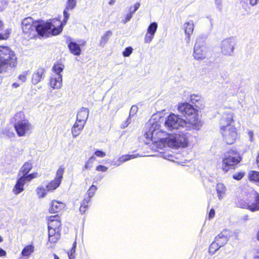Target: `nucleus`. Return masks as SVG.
Returning <instances> with one entry per match:
<instances>
[{
    "label": "nucleus",
    "instance_id": "1",
    "mask_svg": "<svg viewBox=\"0 0 259 259\" xmlns=\"http://www.w3.org/2000/svg\"><path fill=\"white\" fill-rule=\"evenodd\" d=\"M164 133L159 130V125L157 122H154L149 127L148 131L145 136L147 139H150L153 143H161L163 146H167L172 148L187 147V135H181L174 137V135L163 137Z\"/></svg>",
    "mask_w": 259,
    "mask_h": 259
},
{
    "label": "nucleus",
    "instance_id": "2",
    "mask_svg": "<svg viewBox=\"0 0 259 259\" xmlns=\"http://www.w3.org/2000/svg\"><path fill=\"white\" fill-rule=\"evenodd\" d=\"M22 29L23 33L27 34H33L37 32L41 36H48L49 34L56 35L62 31L61 27H56L49 22H33L31 17H27L22 21Z\"/></svg>",
    "mask_w": 259,
    "mask_h": 259
},
{
    "label": "nucleus",
    "instance_id": "3",
    "mask_svg": "<svg viewBox=\"0 0 259 259\" xmlns=\"http://www.w3.org/2000/svg\"><path fill=\"white\" fill-rule=\"evenodd\" d=\"M193 123H187V121L182 119L179 116L171 113L166 118L164 123L169 130L177 129L179 130L178 134L174 135V137L181 136V135L183 134L187 135V147H188L189 139L191 137V134L188 132L192 130V125H197V122Z\"/></svg>",
    "mask_w": 259,
    "mask_h": 259
},
{
    "label": "nucleus",
    "instance_id": "4",
    "mask_svg": "<svg viewBox=\"0 0 259 259\" xmlns=\"http://www.w3.org/2000/svg\"><path fill=\"white\" fill-rule=\"evenodd\" d=\"M17 65L15 52L9 47L0 46V73L6 72L8 67H15Z\"/></svg>",
    "mask_w": 259,
    "mask_h": 259
},
{
    "label": "nucleus",
    "instance_id": "5",
    "mask_svg": "<svg viewBox=\"0 0 259 259\" xmlns=\"http://www.w3.org/2000/svg\"><path fill=\"white\" fill-rule=\"evenodd\" d=\"M178 110L180 113L187 117V123L197 122V125H192V129H199L201 126L202 123L199 120L197 110L192 105L188 103H181L179 105Z\"/></svg>",
    "mask_w": 259,
    "mask_h": 259
},
{
    "label": "nucleus",
    "instance_id": "6",
    "mask_svg": "<svg viewBox=\"0 0 259 259\" xmlns=\"http://www.w3.org/2000/svg\"><path fill=\"white\" fill-rule=\"evenodd\" d=\"M242 160L240 153L234 149H230L224 153L222 157V167L225 172L234 169L235 166Z\"/></svg>",
    "mask_w": 259,
    "mask_h": 259
},
{
    "label": "nucleus",
    "instance_id": "7",
    "mask_svg": "<svg viewBox=\"0 0 259 259\" xmlns=\"http://www.w3.org/2000/svg\"><path fill=\"white\" fill-rule=\"evenodd\" d=\"M207 37V34H201L197 37L193 54L196 60H202L206 58L207 48L206 46L205 41Z\"/></svg>",
    "mask_w": 259,
    "mask_h": 259
},
{
    "label": "nucleus",
    "instance_id": "8",
    "mask_svg": "<svg viewBox=\"0 0 259 259\" xmlns=\"http://www.w3.org/2000/svg\"><path fill=\"white\" fill-rule=\"evenodd\" d=\"M15 123L14 127L16 132L19 137H22L30 131L32 128V125L28 120L24 118V114L22 112L17 113L14 116Z\"/></svg>",
    "mask_w": 259,
    "mask_h": 259
},
{
    "label": "nucleus",
    "instance_id": "9",
    "mask_svg": "<svg viewBox=\"0 0 259 259\" xmlns=\"http://www.w3.org/2000/svg\"><path fill=\"white\" fill-rule=\"evenodd\" d=\"M236 45L237 41L234 37L224 39L220 45L221 53L226 56H232Z\"/></svg>",
    "mask_w": 259,
    "mask_h": 259
},
{
    "label": "nucleus",
    "instance_id": "10",
    "mask_svg": "<svg viewBox=\"0 0 259 259\" xmlns=\"http://www.w3.org/2000/svg\"><path fill=\"white\" fill-rule=\"evenodd\" d=\"M78 43L74 41L70 37H66V43L70 52L75 56H79L81 53V47L84 46L86 44V41L84 40H78Z\"/></svg>",
    "mask_w": 259,
    "mask_h": 259
},
{
    "label": "nucleus",
    "instance_id": "11",
    "mask_svg": "<svg viewBox=\"0 0 259 259\" xmlns=\"http://www.w3.org/2000/svg\"><path fill=\"white\" fill-rule=\"evenodd\" d=\"M220 132L228 144H232L236 141L237 133L235 126L228 128L221 126Z\"/></svg>",
    "mask_w": 259,
    "mask_h": 259
},
{
    "label": "nucleus",
    "instance_id": "12",
    "mask_svg": "<svg viewBox=\"0 0 259 259\" xmlns=\"http://www.w3.org/2000/svg\"><path fill=\"white\" fill-rule=\"evenodd\" d=\"M64 169L60 167L57 171L55 179L49 182L46 186L47 191L56 189L60 185L63 178Z\"/></svg>",
    "mask_w": 259,
    "mask_h": 259
},
{
    "label": "nucleus",
    "instance_id": "13",
    "mask_svg": "<svg viewBox=\"0 0 259 259\" xmlns=\"http://www.w3.org/2000/svg\"><path fill=\"white\" fill-rule=\"evenodd\" d=\"M76 0H67L66 2V7L63 11L64 19L59 27H61L63 28L70 16V14L68 13L67 11L73 10L76 7Z\"/></svg>",
    "mask_w": 259,
    "mask_h": 259
},
{
    "label": "nucleus",
    "instance_id": "14",
    "mask_svg": "<svg viewBox=\"0 0 259 259\" xmlns=\"http://www.w3.org/2000/svg\"><path fill=\"white\" fill-rule=\"evenodd\" d=\"M234 123L233 116L232 112H225L223 114L220 120V127L224 126L225 128L234 127L232 125Z\"/></svg>",
    "mask_w": 259,
    "mask_h": 259
},
{
    "label": "nucleus",
    "instance_id": "15",
    "mask_svg": "<svg viewBox=\"0 0 259 259\" xmlns=\"http://www.w3.org/2000/svg\"><path fill=\"white\" fill-rule=\"evenodd\" d=\"M18 177L16 184L13 188V192L17 195L24 190V185L26 182L23 176H18Z\"/></svg>",
    "mask_w": 259,
    "mask_h": 259
},
{
    "label": "nucleus",
    "instance_id": "16",
    "mask_svg": "<svg viewBox=\"0 0 259 259\" xmlns=\"http://www.w3.org/2000/svg\"><path fill=\"white\" fill-rule=\"evenodd\" d=\"M45 72L46 70L44 68H38L32 75V83L36 85L39 82L41 79L44 78Z\"/></svg>",
    "mask_w": 259,
    "mask_h": 259
},
{
    "label": "nucleus",
    "instance_id": "17",
    "mask_svg": "<svg viewBox=\"0 0 259 259\" xmlns=\"http://www.w3.org/2000/svg\"><path fill=\"white\" fill-rule=\"evenodd\" d=\"M89 110L87 108L82 107L76 116V121L85 125L88 118Z\"/></svg>",
    "mask_w": 259,
    "mask_h": 259
},
{
    "label": "nucleus",
    "instance_id": "18",
    "mask_svg": "<svg viewBox=\"0 0 259 259\" xmlns=\"http://www.w3.org/2000/svg\"><path fill=\"white\" fill-rule=\"evenodd\" d=\"M248 209L251 212L259 210V194L255 192L253 199L248 202Z\"/></svg>",
    "mask_w": 259,
    "mask_h": 259
},
{
    "label": "nucleus",
    "instance_id": "19",
    "mask_svg": "<svg viewBox=\"0 0 259 259\" xmlns=\"http://www.w3.org/2000/svg\"><path fill=\"white\" fill-rule=\"evenodd\" d=\"M194 23L193 21H190L186 22L183 26V29L184 30L185 34L186 35V42L189 43L190 40V35L193 33L194 30Z\"/></svg>",
    "mask_w": 259,
    "mask_h": 259
},
{
    "label": "nucleus",
    "instance_id": "20",
    "mask_svg": "<svg viewBox=\"0 0 259 259\" xmlns=\"http://www.w3.org/2000/svg\"><path fill=\"white\" fill-rule=\"evenodd\" d=\"M50 85L54 89H59L62 85V75H54L50 79Z\"/></svg>",
    "mask_w": 259,
    "mask_h": 259
},
{
    "label": "nucleus",
    "instance_id": "21",
    "mask_svg": "<svg viewBox=\"0 0 259 259\" xmlns=\"http://www.w3.org/2000/svg\"><path fill=\"white\" fill-rule=\"evenodd\" d=\"M65 204L62 202L57 200H53L51 202V206L49 208V211L51 213L59 212L61 210L64 209Z\"/></svg>",
    "mask_w": 259,
    "mask_h": 259
},
{
    "label": "nucleus",
    "instance_id": "22",
    "mask_svg": "<svg viewBox=\"0 0 259 259\" xmlns=\"http://www.w3.org/2000/svg\"><path fill=\"white\" fill-rule=\"evenodd\" d=\"M84 126V124L83 123L77 121L75 122L71 129V132L73 137H76L80 133Z\"/></svg>",
    "mask_w": 259,
    "mask_h": 259
},
{
    "label": "nucleus",
    "instance_id": "23",
    "mask_svg": "<svg viewBox=\"0 0 259 259\" xmlns=\"http://www.w3.org/2000/svg\"><path fill=\"white\" fill-rule=\"evenodd\" d=\"M32 164L30 162H26L20 168L18 176L26 175L32 169Z\"/></svg>",
    "mask_w": 259,
    "mask_h": 259
},
{
    "label": "nucleus",
    "instance_id": "24",
    "mask_svg": "<svg viewBox=\"0 0 259 259\" xmlns=\"http://www.w3.org/2000/svg\"><path fill=\"white\" fill-rule=\"evenodd\" d=\"M141 156L138 154H130V155H122V156H120L118 159V164H115L117 166L120 165L121 164L123 163V162H125L130 159H134L135 158H137L138 157Z\"/></svg>",
    "mask_w": 259,
    "mask_h": 259
},
{
    "label": "nucleus",
    "instance_id": "25",
    "mask_svg": "<svg viewBox=\"0 0 259 259\" xmlns=\"http://www.w3.org/2000/svg\"><path fill=\"white\" fill-rule=\"evenodd\" d=\"M216 190L219 199L222 200L226 193L225 186L222 183H218L216 186Z\"/></svg>",
    "mask_w": 259,
    "mask_h": 259
},
{
    "label": "nucleus",
    "instance_id": "26",
    "mask_svg": "<svg viewBox=\"0 0 259 259\" xmlns=\"http://www.w3.org/2000/svg\"><path fill=\"white\" fill-rule=\"evenodd\" d=\"M214 240L219 243L220 246L222 247L227 242L228 238L222 233L215 237Z\"/></svg>",
    "mask_w": 259,
    "mask_h": 259
},
{
    "label": "nucleus",
    "instance_id": "27",
    "mask_svg": "<svg viewBox=\"0 0 259 259\" xmlns=\"http://www.w3.org/2000/svg\"><path fill=\"white\" fill-rule=\"evenodd\" d=\"M34 251V246L33 245H28L24 247L21 252V254L23 256H28Z\"/></svg>",
    "mask_w": 259,
    "mask_h": 259
},
{
    "label": "nucleus",
    "instance_id": "28",
    "mask_svg": "<svg viewBox=\"0 0 259 259\" xmlns=\"http://www.w3.org/2000/svg\"><path fill=\"white\" fill-rule=\"evenodd\" d=\"M248 178L250 181L259 183V172L255 170H251L248 174Z\"/></svg>",
    "mask_w": 259,
    "mask_h": 259
},
{
    "label": "nucleus",
    "instance_id": "29",
    "mask_svg": "<svg viewBox=\"0 0 259 259\" xmlns=\"http://www.w3.org/2000/svg\"><path fill=\"white\" fill-rule=\"evenodd\" d=\"M36 191L38 198H42L46 196L47 190L44 186H39L36 188Z\"/></svg>",
    "mask_w": 259,
    "mask_h": 259
},
{
    "label": "nucleus",
    "instance_id": "30",
    "mask_svg": "<svg viewBox=\"0 0 259 259\" xmlns=\"http://www.w3.org/2000/svg\"><path fill=\"white\" fill-rule=\"evenodd\" d=\"M158 28V24L156 22H152L150 24L148 28L147 32L153 35H155Z\"/></svg>",
    "mask_w": 259,
    "mask_h": 259
},
{
    "label": "nucleus",
    "instance_id": "31",
    "mask_svg": "<svg viewBox=\"0 0 259 259\" xmlns=\"http://www.w3.org/2000/svg\"><path fill=\"white\" fill-rule=\"evenodd\" d=\"M236 205L238 207L248 209V202L243 198H238L236 201Z\"/></svg>",
    "mask_w": 259,
    "mask_h": 259
},
{
    "label": "nucleus",
    "instance_id": "32",
    "mask_svg": "<svg viewBox=\"0 0 259 259\" xmlns=\"http://www.w3.org/2000/svg\"><path fill=\"white\" fill-rule=\"evenodd\" d=\"M112 34V32L111 31H107L105 32V33L103 35L100 39V46L103 47L104 45L106 43V42L109 39V35Z\"/></svg>",
    "mask_w": 259,
    "mask_h": 259
},
{
    "label": "nucleus",
    "instance_id": "33",
    "mask_svg": "<svg viewBox=\"0 0 259 259\" xmlns=\"http://www.w3.org/2000/svg\"><path fill=\"white\" fill-rule=\"evenodd\" d=\"M97 190V187L96 186L92 185L88 190L85 196H87V197H89V199H91L95 195Z\"/></svg>",
    "mask_w": 259,
    "mask_h": 259
},
{
    "label": "nucleus",
    "instance_id": "34",
    "mask_svg": "<svg viewBox=\"0 0 259 259\" xmlns=\"http://www.w3.org/2000/svg\"><path fill=\"white\" fill-rule=\"evenodd\" d=\"M76 246V242L74 241L70 250L67 252L69 259H75V252Z\"/></svg>",
    "mask_w": 259,
    "mask_h": 259
},
{
    "label": "nucleus",
    "instance_id": "35",
    "mask_svg": "<svg viewBox=\"0 0 259 259\" xmlns=\"http://www.w3.org/2000/svg\"><path fill=\"white\" fill-rule=\"evenodd\" d=\"M63 67L61 64H55L53 67V70L56 73L55 75H61V72L63 71Z\"/></svg>",
    "mask_w": 259,
    "mask_h": 259
},
{
    "label": "nucleus",
    "instance_id": "36",
    "mask_svg": "<svg viewBox=\"0 0 259 259\" xmlns=\"http://www.w3.org/2000/svg\"><path fill=\"white\" fill-rule=\"evenodd\" d=\"M51 223L50 224H49V225H48L49 237L56 235V234H59L58 231H57V232H56V229L53 228L51 226V225H52V226L53 225L52 224V223H53L54 222V220L53 219H51Z\"/></svg>",
    "mask_w": 259,
    "mask_h": 259
},
{
    "label": "nucleus",
    "instance_id": "37",
    "mask_svg": "<svg viewBox=\"0 0 259 259\" xmlns=\"http://www.w3.org/2000/svg\"><path fill=\"white\" fill-rule=\"evenodd\" d=\"M221 246L219 245V243H217L215 240L209 246V252L214 253L217 250H218Z\"/></svg>",
    "mask_w": 259,
    "mask_h": 259
},
{
    "label": "nucleus",
    "instance_id": "38",
    "mask_svg": "<svg viewBox=\"0 0 259 259\" xmlns=\"http://www.w3.org/2000/svg\"><path fill=\"white\" fill-rule=\"evenodd\" d=\"M96 159V157L92 156L90 157L89 160L85 163V165L82 168V170H85L90 168L92 166V163L94 160Z\"/></svg>",
    "mask_w": 259,
    "mask_h": 259
},
{
    "label": "nucleus",
    "instance_id": "39",
    "mask_svg": "<svg viewBox=\"0 0 259 259\" xmlns=\"http://www.w3.org/2000/svg\"><path fill=\"white\" fill-rule=\"evenodd\" d=\"M3 133L4 135L10 138H13L15 136V134L13 132V131L8 128H5L4 129H3Z\"/></svg>",
    "mask_w": 259,
    "mask_h": 259
},
{
    "label": "nucleus",
    "instance_id": "40",
    "mask_svg": "<svg viewBox=\"0 0 259 259\" xmlns=\"http://www.w3.org/2000/svg\"><path fill=\"white\" fill-rule=\"evenodd\" d=\"M36 173L33 172L30 174H27L26 175H22V176L24 178V180L26 182H30L36 177Z\"/></svg>",
    "mask_w": 259,
    "mask_h": 259
},
{
    "label": "nucleus",
    "instance_id": "41",
    "mask_svg": "<svg viewBox=\"0 0 259 259\" xmlns=\"http://www.w3.org/2000/svg\"><path fill=\"white\" fill-rule=\"evenodd\" d=\"M133 51L131 47H126L122 52V55L125 57H129Z\"/></svg>",
    "mask_w": 259,
    "mask_h": 259
},
{
    "label": "nucleus",
    "instance_id": "42",
    "mask_svg": "<svg viewBox=\"0 0 259 259\" xmlns=\"http://www.w3.org/2000/svg\"><path fill=\"white\" fill-rule=\"evenodd\" d=\"M154 36V35H153L152 34H150L148 33H146L145 37H144V42L146 44H149L150 43L152 39H153Z\"/></svg>",
    "mask_w": 259,
    "mask_h": 259
},
{
    "label": "nucleus",
    "instance_id": "43",
    "mask_svg": "<svg viewBox=\"0 0 259 259\" xmlns=\"http://www.w3.org/2000/svg\"><path fill=\"white\" fill-rule=\"evenodd\" d=\"M59 238H60V234H56V235L49 236V241L50 243H55L59 239Z\"/></svg>",
    "mask_w": 259,
    "mask_h": 259
},
{
    "label": "nucleus",
    "instance_id": "44",
    "mask_svg": "<svg viewBox=\"0 0 259 259\" xmlns=\"http://www.w3.org/2000/svg\"><path fill=\"white\" fill-rule=\"evenodd\" d=\"M244 176V173L243 172H238L234 174L233 175V178L236 180H241Z\"/></svg>",
    "mask_w": 259,
    "mask_h": 259
},
{
    "label": "nucleus",
    "instance_id": "45",
    "mask_svg": "<svg viewBox=\"0 0 259 259\" xmlns=\"http://www.w3.org/2000/svg\"><path fill=\"white\" fill-rule=\"evenodd\" d=\"M90 201V199L89 197H87V196H84V199L82 202L81 203V207H84L85 208H88V203Z\"/></svg>",
    "mask_w": 259,
    "mask_h": 259
},
{
    "label": "nucleus",
    "instance_id": "46",
    "mask_svg": "<svg viewBox=\"0 0 259 259\" xmlns=\"http://www.w3.org/2000/svg\"><path fill=\"white\" fill-rule=\"evenodd\" d=\"M138 107L135 105L132 106L131 110L130 111L129 117L134 116L138 111Z\"/></svg>",
    "mask_w": 259,
    "mask_h": 259
},
{
    "label": "nucleus",
    "instance_id": "47",
    "mask_svg": "<svg viewBox=\"0 0 259 259\" xmlns=\"http://www.w3.org/2000/svg\"><path fill=\"white\" fill-rule=\"evenodd\" d=\"M140 6V4L139 3H136L134 7H131L130 9V12H131L132 14H134L139 8Z\"/></svg>",
    "mask_w": 259,
    "mask_h": 259
},
{
    "label": "nucleus",
    "instance_id": "48",
    "mask_svg": "<svg viewBox=\"0 0 259 259\" xmlns=\"http://www.w3.org/2000/svg\"><path fill=\"white\" fill-rule=\"evenodd\" d=\"M200 99V97L198 95H193L190 96V100L192 103L198 102Z\"/></svg>",
    "mask_w": 259,
    "mask_h": 259
},
{
    "label": "nucleus",
    "instance_id": "49",
    "mask_svg": "<svg viewBox=\"0 0 259 259\" xmlns=\"http://www.w3.org/2000/svg\"><path fill=\"white\" fill-rule=\"evenodd\" d=\"M96 169L99 171L105 172L108 169V167L103 165H99L97 166Z\"/></svg>",
    "mask_w": 259,
    "mask_h": 259
},
{
    "label": "nucleus",
    "instance_id": "50",
    "mask_svg": "<svg viewBox=\"0 0 259 259\" xmlns=\"http://www.w3.org/2000/svg\"><path fill=\"white\" fill-rule=\"evenodd\" d=\"M95 154L99 157H104L106 155V154L104 152L100 150H96L95 152Z\"/></svg>",
    "mask_w": 259,
    "mask_h": 259
},
{
    "label": "nucleus",
    "instance_id": "51",
    "mask_svg": "<svg viewBox=\"0 0 259 259\" xmlns=\"http://www.w3.org/2000/svg\"><path fill=\"white\" fill-rule=\"evenodd\" d=\"M133 14H132L131 12H130L129 13L127 14L126 15V17L125 18V19L123 20V23H127V22H128L132 18V17H133Z\"/></svg>",
    "mask_w": 259,
    "mask_h": 259
},
{
    "label": "nucleus",
    "instance_id": "52",
    "mask_svg": "<svg viewBox=\"0 0 259 259\" xmlns=\"http://www.w3.org/2000/svg\"><path fill=\"white\" fill-rule=\"evenodd\" d=\"M131 117H128L127 119L126 120V121H125V122L123 124H122L121 125V128H125V127H126L129 124L131 123Z\"/></svg>",
    "mask_w": 259,
    "mask_h": 259
},
{
    "label": "nucleus",
    "instance_id": "53",
    "mask_svg": "<svg viewBox=\"0 0 259 259\" xmlns=\"http://www.w3.org/2000/svg\"><path fill=\"white\" fill-rule=\"evenodd\" d=\"M215 4L217 5V9H218L220 11H222V0H215Z\"/></svg>",
    "mask_w": 259,
    "mask_h": 259
},
{
    "label": "nucleus",
    "instance_id": "54",
    "mask_svg": "<svg viewBox=\"0 0 259 259\" xmlns=\"http://www.w3.org/2000/svg\"><path fill=\"white\" fill-rule=\"evenodd\" d=\"M26 73H24L23 74L20 75L19 76V80H20L22 82H24L26 79Z\"/></svg>",
    "mask_w": 259,
    "mask_h": 259
},
{
    "label": "nucleus",
    "instance_id": "55",
    "mask_svg": "<svg viewBox=\"0 0 259 259\" xmlns=\"http://www.w3.org/2000/svg\"><path fill=\"white\" fill-rule=\"evenodd\" d=\"M214 214H215V211H214V209L211 208L210 210L209 214H208V219L210 220V219H212V218H213L214 216Z\"/></svg>",
    "mask_w": 259,
    "mask_h": 259
},
{
    "label": "nucleus",
    "instance_id": "56",
    "mask_svg": "<svg viewBox=\"0 0 259 259\" xmlns=\"http://www.w3.org/2000/svg\"><path fill=\"white\" fill-rule=\"evenodd\" d=\"M10 34V30L7 29L5 31V33L4 34V37L6 39L8 38L9 36V34Z\"/></svg>",
    "mask_w": 259,
    "mask_h": 259
},
{
    "label": "nucleus",
    "instance_id": "57",
    "mask_svg": "<svg viewBox=\"0 0 259 259\" xmlns=\"http://www.w3.org/2000/svg\"><path fill=\"white\" fill-rule=\"evenodd\" d=\"M6 255V251L3 249L0 248V257L4 256Z\"/></svg>",
    "mask_w": 259,
    "mask_h": 259
},
{
    "label": "nucleus",
    "instance_id": "58",
    "mask_svg": "<svg viewBox=\"0 0 259 259\" xmlns=\"http://www.w3.org/2000/svg\"><path fill=\"white\" fill-rule=\"evenodd\" d=\"M258 0H249V3L252 6H255L257 4Z\"/></svg>",
    "mask_w": 259,
    "mask_h": 259
},
{
    "label": "nucleus",
    "instance_id": "59",
    "mask_svg": "<svg viewBox=\"0 0 259 259\" xmlns=\"http://www.w3.org/2000/svg\"><path fill=\"white\" fill-rule=\"evenodd\" d=\"M85 209H86V208H84V207H81V206H80V208H79V211H80V212L82 214H83V213H84V212H85Z\"/></svg>",
    "mask_w": 259,
    "mask_h": 259
},
{
    "label": "nucleus",
    "instance_id": "60",
    "mask_svg": "<svg viewBox=\"0 0 259 259\" xmlns=\"http://www.w3.org/2000/svg\"><path fill=\"white\" fill-rule=\"evenodd\" d=\"M4 28V24L1 20H0V30L3 29Z\"/></svg>",
    "mask_w": 259,
    "mask_h": 259
},
{
    "label": "nucleus",
    "instance_id": "61",
    "mask_svg": "<svg viewBox=\"0 0 259 259\" xmlns=\"http://www.w3.org/2000/svg\"><path fill=\"white\" fill-rule=\"evenodd\" d=\"M171 156H170V155H165V154H164V156H163V157L165 159H167L170 160L169 157H171Z\"/></svg>",
    "mask_w": 259,
    "mask_h": 259
},
{
    "label": "nucleus",
    "instance_id": "62",
    "mask_svg": "<svg viewBox=\"0 0 259 259\" xmlns=\"http://www.w3.org/2000/svg\"><path fill=\"white\" fill-rule=\"evenodd\" d=\"M256 163H257L258 167L259 168V152H258V155L256 157Z\"/></svg>",
    "mask_w": 259,
    "mask_h": 259
},
{
    "label": "nucleus",
    "instance_id": "63",
    "mask_svg": "<svg viewBox=\"0 0 259 259\" xmlns=\"http://www.w3.org/2000/svg\"><path fill=\"white\" fill-rule=\"evenodd\" d=\"M55 225H56V228L57 227H59L61 225V223L59 221L55 222Z\"/></svg>",
    "mask_w": 259,
    "mask_h": 259
},
{
    "label": "nucleus",
    "instance_id": "64",
    "mask_svg": "<svg viewBox=\"0 0 259 259\" xmlns=\"http://www.w3.org/2000/svg\"><path fill=\"white\" fill-rule=\"evenodd\" d=\"M116 2V0H110V1L109 2V4L110 5H113L115 2Z\"/></svg>",
    "mask_w": 259,
    "mask_h": 259
}]
</instances>
